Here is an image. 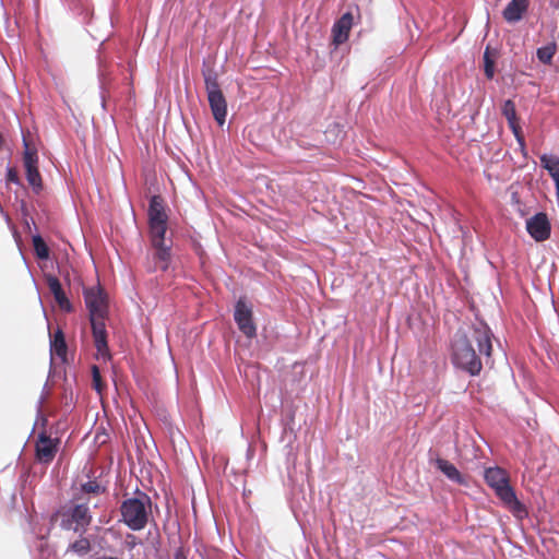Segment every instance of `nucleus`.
I'll return each mask as SVG.
<instances>
[{
  "label": "nucleus",
  "mask_w": 559,
  "mask_h": 559,
  "mask_svg": "<svg viewBox=\"0 0 559 559\" xmlns=\"http://www.w3.org/2000/svg\"><path fill=\"white\" fill-rule=\"evenodd\" d=\"M492 333L489 326L483 322L469 326L467 330H459L452 341V362L455 367L478 376L483 369L480 355L489 362L492 350Z\"/></svg>",
  "instance_id": "f257e3e1"
},
{
  "label": "nucleus",
  "mask_w": 559,
  "mask_h": 559,
  "mask_svg": "<svg viewBox=\"0 0 559 559\" xmlns=\"http://www.w3.org/2000/svg\"><path fill=\"white\" fill-rule=\"evenodd\" d=\"M484 478L486 484L513 514L522 516V514L526 513L524 504L518 499L514 489L510 485V475L506 469L499 466L488 467L485 469Z\"/></svg>",
  "instance_id": "f03ea898"
},
{
  "label": "nucleus",
  "mask_w": 559,
  "mask_h": 559,
  "mask_svg": "<svg viewBox=\"0 0 559 559\" xmlns=\"http://www.w3.org/2000/svg\"><path fill=\"white\" fill-rule=\"evenodd\" d=\"M150 509L151 499L147 495L128 498L120 506L121 522L132 531H141L148 522Z\"/></svg>",
  "instance_id": "7ed1b4c3"
},
{
  "label": "nucleus",
  "mask_w": 559,
  "mask_h": 559,
  "mask_svg": "<svg viewBox=\"0 0 559 559\" xmlns=\"http://www.w3.org/2000/svg\"><path fill=\"white\" fill-rule=\"evenodd\" d=\"M205 90L212 115L218 126H223L227 116V102L218 84L217 74L207 69L203 70Z\"/></svg>",
  "instance_id": "20e7f679"
},
{
  "label": "nucleus",
  "mask_w": 559,
  "mask_h": 559,
  "mask_svg": "<svg viewBox=\"0 0 559 559\" xmlns=\"http://www.w3.org/2000/svg\"><path fill=\"white\" fill-rule=\"evenodd\" d=\"M67 519L62 521V527L72 530L75 533H84L92 522L88 501H82L81 497L74 498L73 506L66 514Z\"/></svg>",
  "instance_id": "39448f33"
},
{
  "label": "nucleus",
  "mask_w": 559,
  "mask_h": 559,
  "mask_svg": "<svg viewBox=\"0 0 559 559\" xmlns=\"http://www.w3.org/2000/svg\"><path fill=\"white\" fill-rule=\"evenodd\" d=\"M58 439H52L45 431L40 432L35 442V457L41 464H49L58 452Z\"/></svg>",
  "instance_id": "423d86ee"
},
{
  "label": "nucleus",
  "mask_w": 559,
  "mask_h": 559,
  "mask_svg": "<svg viewBox=\"0 0 559 559\" xmlns=\"http://www.w3.org/2000/svg\"><path fill=\"white\" fill-rule=\"evenodd\" d=\"M526 230L530 236L538 242L545 241L550 237L551 225L547 214L539 212L526 221Z\"/></svg>",
  "instance_id": "0eeeda50"
},
{
  "label": "nucleus",
  "mask_w": 559,
  "mask_h": 559,
  "mask_svg": "<svg viewBox=\"0 0 559 559\" xmlns=\"http://www.w3.org/2000/svg\"><path fill=\"white\" fill-rule=\"evenodd\" d=\"M85 305L90 311V318L105 319L107 305L103 290L100 288H88L84 292Z\"/></svg>",
  "instance_id": "6e6552de"
},
{
  "label": "nucleus",
  "mask_w": 559,
  "mask_h": 559,
  "mask_svg": "<svg viewBox=\"0 0 559 559\" xmlns=\"http://www.w3.org/2000/svg\"><path fill=\"white\" fill-rule=\"evenodd\" d=\"M235 321L239 330L247 336H255L257 329L252 320V310L242 299H239L235 307Z\"/></svg>",
  "instance_id": "1a4fd4ad"
},
{
  "label": "nucleus",
  "mask_w": 559,
  "mask_h": 559,
  "mask_svg": "<svg viewBox=\"0 0 559 559\" xmlns=\"http://www.w3.org/2000/svg\"><path fill=\"white\" fill-rule=\"evenodd\" d=\"M354 24V16L350 12L344 13L332 27V43L335 47L344 44L349 36Z\"/></svg>",
  "instance_id": "9d476101"
},
{
  "label": "nucleus",
  "mask_w": 559,
  "mask_h": 559,
  "mask_svg": "<svg viewBox=\"0 0 559 559\" xmlns=\"http://www.w3.org/2000/svg\"><path fill=\"white\" fill-rule=\"evenodd\" d=\"M37 153L28 147L24 153V166L26 170V179L34 190L39 191L41 189V177L37 167Z\"/></svg>",
  "instance_id": "9b49d317"
},
{
  "label": "nucleus",
  "mask_w": 559,
  "mask_h": 559,
  "mask_svg": "<svg viewBox=\"0 0 559 559\" xmlns=\"http://www.w3.org/2000/svg\"><path fill=\"white\" fill-rule=\"evenodd\" d=\"M154 252L152 255V263H148L147 270L155 272L157 270L166 271L171 261L170 246L167 243L152 245Z\"/></svg>",
  "instance_id": "f8f14e48"
},
{
  "label": "nucleus",
  "mask_w": 559,
  "mask_h": 559,
  "mask_svg": "<svg viewBox=\"0 0 559 559\" xmlns=\"http://www.w3.org/2000/svg\"><path fill=\"white\" fill-rule=\"evenodd\" d=\"M147 218L150 224L168 223V215L164 199L160 195H153L150 200Z\"/></svg>",
  "instance_id": "ddd939ff"
},
{
  "label": "nucleus",
  "mask_w": 559,
  "mask_h": 559,
  "mask_svg": "<svg viewBox=\"0 0 559 559\" xmlns=\"http://www.w3.org/2000/svg\"><path fill=\"white\" fill-rule=\"evenodd\" d=\"M94 343L97 352L105 355L108 352L107 333L104 319L91 320Z\"/></svg>",
  "instance_id": "4468645a"
},
{
  "label": "nucleus",
  "mask_w": 559,
  "mask_h": 559,
  "mask_svg": "<svg viewBox=\"0 0 559 559\" xmlns=\"http://www.w3.org/2000/svg\"><path fill=\"white\" fill-rule=\"evenodd\" d=\"M528 9V0H511L504 8L502 15L509 23L519 22Z\"/></svg>",
  "instance_id": "2eb2a0df"
},
{
  "label": "nucleus",
  "mask_w": 559,
  "mask_h": 559,
  "mask_svg": "<svg viewBox=\"0 0 559 559\" xmlns=\"http://www.w3.org/2000/svg\"><path fill=\"white\" fill-rule=\"evenodd\" d=\"M47 284H48L49 290L53 295L55 300L58 304V306L62 310L70 312L72 310V306L62 289L60 281L56 276L50 275L47 277Z\"/></svg>",
  "instance_id": "dca6fc26"
},
{
  "label": "nucleus",
  "mask_w": 559,
  "mask_h": 559,
  "mask_svg": "<svg viewBox=\"0 0 559 559\" xmlns=\"http://www.w3.org/2000/svg\"><path fill=\"white\" fill-rule=\"evenodd\" d=\"M436 466L438 469H440L451 481L459 484V485H465L466 480L463 477V475L460 473V471L444 459H437L436 460Z\"/></svg>",
  "instance_id": "f3484780"
},
{
  "label": "nucleus",
  "mask_w": 559,
  "mask_h": 559,
  "mask_svg": "<svg viewBox=\"0 0 559 559\" xmlns=\"http://www.w3.org/2000/svg\"><path fill=\"white\" fill-rule=\"evenodd\" d=\"M50 350L52 355H56L61 360L66 359L68 347L62 330L58 329L55 331L50 341Z\"/></svg>",
  "instance_id": "a211bd4d"
},
{
  "label": "nucleus",
  "mask_w": 559,
  "mask_h": 559,
  "mask_svg": "<svg viewBox=\"0 0 559 559\" xmlns=\"http://www.w3.org/2000/svg\"><path fill=\"white\" fill-rule=\"evenodd\" d=\"M167 223L150 224L148 236L151 245H163L166 243L165 235L167 231Z\"/></svg>",
  "instance_id": "6ab92c4d"
},
{
  "label": "nucleus",
  "mask_w": 559,
  "mask_h": 559,
  "mask_svg": "<svg viewBox=\"0 0 559 559\" xmlns=\"http://www.w3.org/2000/svg\"><path fill=\"white\" fill-rule=\"evenodd\" d=\"M557 52V45L555 41L546 46L539 47L536 51L537 59L544 64H550L554 56Z\"/></svg>",
  "instance_id": "aec40b11"
},
{
  "label": "nucleus",
  "mask_w": 559,
  "mask_h": 559,
  "mask_svg": "<svg viewBox=\"0 0 559 559\" xmlns=\"http://www.w3.org/2000/svg\"><path fill=\"white\" fill-rule=\"evenodd\" d=\"M91 550L90 539L86 537H80L75 542L71 543L68 547V551H72L80 556L88 554Z\"/></svg>",
  "instance_id": "412c9836"
},
{
  "label": "nucleus",
  "mask_w": 559,
  "mask_h": 559,
  "mask_svg": "<svg viewBox=\"0 0 559 559\" xmlns=\"http://www.w3.org/2000/svg\"><path fill=\"white\" fill-rule=\"evenodd\" d=\"M540 165L548 174L559 173V157L555 155L543 154L540 157Z\"/></svg>",
  "instance_id": "4be33fe9"
},
{
  "label": "nucleus",
  "mask_w": 559,
  "mask_h": 559,
  "mask_svg": "<svg viewBox=\"0 0 559 559\" xmlns=\"http://www.w3.org/2000/svg\"><path fill=\"white\" fill-rule=\"evenodd\" d=\"M33 247L39 259L45 260L49 258V248L40 236L33 237Z\"/></svg>",
  "instance_id": "5701e85b"
},
{
  "label": "nucleus",
  "mask_w": 559,
  "mask_h": 559,
  "mask_svg": "<svg viewBox=\"0 0 559 559\" xmlns=\"http://www.w3.org/2000/svg\"><path fill=\"white\" fill-rule=\"evenodd\" d=\"M502 115L506 117L508 123L519 120L516 116L515 104L513 100L508 99L504 102L502 106Z\"/></svg>",
  "instance_id": "b1692460"
},
{
  "label": "nucleus",
  "mask_w": 559,
  "mask_h": 559,
  "mask_svg": "<svg viewBox=\"0 0 559 559\" xmlns=\"http://www.w3.org/2000/svg\"><path fill=\"white\" fill-rule=\"evenodd\" d=\"M484 71L487 79L491 80L495 75V61L490 58L488 49L484 53Z\"/></svg>",
  "instance_id": "393cba45"
},
{
  "label": "nucleus",
  "mask_w": 559,
  "mask_h": 559,
  "mask_svg": "<svg viewBox=\"0 0 559 559\" xmlns=\"http://www.w3.org/2000/svg\"><path fill=\"white\" fill-rule=\"evenodd\" d=\"M81 491L83 493L98 495L104 491V488H102V486L96 480H90L85 484H82Z\"/></svg>",
  "instance_id": "a878e982"
},
{
  "label": "nucleus",
  "mask_w": 559,
  "mask_h": 559,
  "mask_svg": "<svg viewBox=\"0 0 559 559\" xmlns=\"http://www.w3.org/2000/svg\"><path fill=\"white\" fill-rule=\"evenodd\" d=\"M92 378H93V388L98 393H102L103 389L105 388V384L102 380L99 368L96 365H94L92 367Z\"/></svg>",
  "instance_id": "bb28decb"
},
{
  "label": "nucleus",
  "mask_w": 559,
  "mask_h": 559,
  "mask_svg": "<svg viewBox=\"0 0 559 559\" xmlns=\"http://www.w3.org/2000/svg\"><path fill=\"white\" fill-rule=\"evenodd\" d=\"M509 128L512 130L518 143L520 144V146L522 148L525 147V141H524V136H523V133H522V129H521V126L519 124V120L516 121H512V122H509Z\"/></svg>",
  "instance_id": "cd10ccee"
},
{
  "label": "nucleus",
  "mask_w": 559,
  "mask_h": 559,
  "mask_svg": "<svg viewBox=\"0 0 559 559\" xmlns=\"http://www.w3.org/2000/svg\"><path fill=\"white\" fill-rule=\"evenodd\" d=\"M8 180L11 181V182H17L19 181V177H17V174L14 169L10 168L8 170Z\"/></svg>",
  "instance_id": "c85d7f7f"
},
{
  "label": "nucleus",
  "mask_w": 559,
  "mask_h": 559,
  "mask_svg": "<svg viewBox=\"0 0 559 559\" xmlns=\"http://www.w3.org/2000/svg\"><path fill=\"white\" fill-rule=\"evenodd\" d=\"M549 176L552 178V180L556 182L559 180V171L549 174Z\"/></svg>",
  "instance_id": "c756f323"
},
{
  "label": "nucleus",
  "mask_w": 559,
  "mask_h": 559,
  "mask_svg": "<svg viewBox=\"0 0 559 559\" xmlns=\"http://www.w3.org/2000/svg\"><path fill=\"white\" fill-rule=\"evenodd\" d=\"M555 187H556V195L559 201V180L555 182Z\"/></svg>",
  "instance_id": "7c9ffc66"
},
{
  "label": "nucleus",
  "mask_w": 559,
  "mask_h": 559,
  "mask_svg": "<svg viewBox=\"0 0 559 559\" xmlns=\"http://www.w3.org/2000/svg\"><path fill=\"white\" fill-rule=\"evenodd\" d=\"M550 4L555 7L556 9L559 8V0H550Z\"/></svg>",
  "instance_id": "2f4dec72"
},
{
  "label": "nucleus",
  "mask_w": 559,
  "mask_h": 559,
  "mask_svg": "<svg viewBox=\"0 0 559 559\" xmlns=\"http://www.w3.org/2000/svg\"><path fill=\"white\" fill-rule=\"evenodd\" d=\"M99 559H121L119 557H111V556H105V557H102Z\"/></svg>",
  "instance_id": "473e14b6"
}]
</instances>
